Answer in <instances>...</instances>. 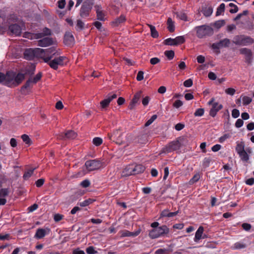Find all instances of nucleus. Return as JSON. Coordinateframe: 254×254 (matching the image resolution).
<instances>
[{
    "mask_svg": "<svg viewBox=\"0 0 254 254\" xmlns=\"http://www.w3.org/2000/svg\"><path fill=\"white\" fill-rule=\"evenodd\" d=\"M24 79L25 74L21 72L8 70L4 74L0 72V83L10 88L18 86Z\"/></svg>",
    "mask_w": 254,
    "mask_h": 254,
    "instance_id": "f257e3e1",
    "label": "nucleus"
},
{
    "mask_svg": "<svg viewBox=\"0 0 254 254\" xmlns=\"http://www.w3.org/2000/svg\"><path fill=\"white\" fill-rule=\"evenodd\" d=\"M196 36L198 38H203L207 36H211L213 34V29L209 25H202L195 27Z\"/></svg>",
    "mask_w": 254,
    "mask_h": 254,
    "instance_id": "f03ea898",
    "label": "nucleus"
},
{
    "mask_svg": "<svg viewBox=\"0 0 254 254\" xmlns=\"http://www.w3.org/2000/svg\"><path fill=\"white\" fill-rule=\"evenodd\" d=\"M43 49L29 48L26 49L24 52V59L27 60H32L35 58H40V55L43 54Z\"/></svg>",
    "mask_w": 254,
    "mask_h": 254,
    "instance_id": "7ed1b4c3",
    "label": "nucleus"
},
{
    "mask_svg": "<svg viewBox=\"0 0 254 254\" xmlns=\"http://www.w3.org/2000/svg\"><path fill=\"white\" fill-rule=\"evenodd\" d=\"M169 232V229L166 225H163L159 227L156 228L155 229H153L150 231L149 233V236L151 239H155L167 234Z\"/></svg>",
    "mask_w": 254,
    "mask_h": 254,
    "instance_id": "20e7f679",
    "label": "nucleus"
},
{
    "mask_svg": "<svg viewBox=\"0 0 254 254\" xmlns=\"http://www.w3.org/2000/svg\"><path fill=\"white\" fill-rule=\"evenodd\" d=\"M254 42L252 38L244 35L235 36L233 40L235 45L239 46H248L253 44Z\"/></svg>",
    "mask_w": 254,
    "mask_h": 254,
    "instance_id": "39448f33",
    "label": "nucleus"
},
{
    "mask_svg": "<svg viewBox=\"0 0 254 254\" xmlns=\"http://www.w3.org/2000/svg\"><path fill=\"white\" fill-rule=\"evenodd\" d=\"M93 1L92 0H86L83 3L80 11L79 15L82 18H85L89 16L93 5Z\"/></svg>",
    "mask_w": 254,
    "mask_h": 254,
    "instance_id": "423d86ee",
    "label": "nucleus"
},
{
    "mask_svg": "<svg viewBox=\"0 0 254 254\" xmlns=\"http://www.w3.org/2000/svg\"><path fill=\"white\" fill-rule=\"evenodd\" d=\"M181 143L178 139L173 140L168 143L165 147L162 148L161 153H167L179 149Z\"/></svg>",
    "mask_w": 254,
    "mask_h": 254,
    "instance_id": "0eeeda50",
    "label": "nucleus"
},
{
    "mask_svg": "<svg viewBox=\"0 0 254 254\" xmlns=\"http://www.w3.org/2000/svg\"><path fill=\"white\" fill-rule=\"evenodd\" d=\"M43 50V54L40 55V58L43 59L45 63H48L56 53V50L54 47Z\"/></svg>",
    "mask_w": 254,
    "mask_h": 254,
    "instance_id": "6e6552de",
    "label": "nucleus"
},
{
    "mask_svg": "<svg viewBox=\"0 0 254 254\" xmlns=\"http://www.w3.org/2000/svg\"><path fill=\"white\" fill-rule=\"evenodd\" d=\"M85 166L89 171H92L99 169L101 166V163L98 160H90L86 161Z\"/></svg>",
    "mask_w": 254,
    "mask_h": 254,
    "instance_id": "1a4fd4ad",
    "label": "nucleus"
},
{
    "mask_svg": "<svg viewBox=\"0 0 254 254\" xmlns=\"http://www.w3.org/2000/svg\"><path fill=\"white\" fill-rule=\"evenodd\" d=\"M108 137L109 139L117 144H121L122 143V134L119 129L114 130L111 134L109 133Z\"/></svg>",
    "mask_w": 254,
    "mask_h": 254,
    "instance_id": "9d476101",
    "label": "nucleus"
},
{
    "mask_svg": "<svg viewBox=\"0 0 254 254\" xmlns=\"http://www.w3.org/2000/svg\"><path fill=\"white\" fill-rule=\"evenodd\" d=\"M239 51L241 54L245 56V62L247 63L250 64L252 63L253 61V56L251 49L243 48L240 49Z\"/></svg>",
    "mask_w": 254,
    "mask_h": 254,
    "instance_id": "9b49d317",
    "label": "nucleus"
},
{
    "mask_svg": "<svg viewBox=\"0 0 254 254\" xmlns=\"http://www.w3.org/2000/svg\"><path fill=\"white\" fill-rule=\"evenodd\" d=\"M141 97H143L141 91L136 93L129 104L128 109L131 110L134 109L135 106L140 103L139 101Z\"/></svg>",
    "mask_w": 254,
    "mask_h": 254,
    "instance_id": "f8f14e48",
    "label": "nucleus"
},
{
    "mask_svg": "<svg viewBox=\"0 0 254 254\" xmlns=\"http://www.w3.org/2000/svg\"><path fill=\"white\" fill-rule=\"evenodd\" d=\"M230 44V40L228 38H225L217 43L212 44L211 47L213 49L219 50L222 48L228 47Z\"/></svg>",
    "mask_w": 254,
    "mask_h": 254,
    "instance_id": "ddd939ff",
    "label": "nucleus"
},
{
    "mask_svg": "<svg viewBox=\"0 0 254 254\" xmlns=\"http://www.w3.org/2000/svg\"><path fill=\"white\" fill-rule=\"evenodd\" d=\"M8 30L10 35L16 36H20L22 33V28L18 24H11L8 26Z\"/></svg>",
    "mask_w": 254,
    "mask_h": 254,
    "instance_id": "4468645a",
    "label": "nucleus"
},
{
    "mask_svg": "<svg viewBox=\"0 0 254 254\" xmlns=\"http://www.w3.org/2000/svg\"><path fill=\"white\" fill-rule=\"evenodd\" d=\"M33 84L34 83L32 82L31 79L29 78L20 88L21 94L24 95L28 94L30 92V89L32 88Z\"/></svg>",
    "mask_w": 254,
    "mask_h": 254,
    "instance_id": "2eb2a0df",
    "label": "nucleus"
},
{
    "mask_svg": "<svg viewBox=\"0 0 254 254\" xmlns=\"http://www.w3.org/2000/svg\"><path fill=\"white\" fill-rule=\"evenodd\" d=\"M117 97L116 94L112 95L109 94L107 98L100 102V106L102 109L106 108L109 105L110 103L114 99Z\"/></svg>",
    "mask_w": 254,
    "mask_h": 254,
    "instance_id": "dca6fc26",
    "label": "nucleus"
},
{
    "mask_svg": "<svg viewBox=\"0 0 254 254\" xmlns=\"http://www.w3.org/2000/svg\"><path fill=\"white\" fill-rule=\"evenodd\" d=\"M9 193L8 188H2L0 189V205H4L6 203L5 197Z\"/></svg>",
    "mask_w": 254,
    "mask_h": 254,
    "instance_id": "f3484780",
    "label": "nucleus"
},
{
    "mask_svg": "<svg viewBox=\"0 0 254 254\" xmlns=\"http://www.w3.org/2000/svg\"><path fill=\"white\" fill-rule=\"evenodd\" d=\"M74 44V37L70 33L66 32L64 34V45L67 46H72Z\"/></svg>",
    "mask_w": 254,
    "mask_h": 254,
    "instance_id": "a211bd4d",
    "label": "nucleus"
},
{
    "mask_svg": "<svg viewBox=\"0 0 254 254\" xmlns=\"http://www.w3.org/2000/svg\"><path fill=\"white\" fill-rule=\"evenodd\" d=\"M223 108V106L221 104H219L217 102H215L213 104L212 108L210 109L209 112V115L212 117H214L217 112L221 110Z\"/></svg>",
    "mask_w": 254,
    "mask_h": 254,
    "instance_id": "6ab92c4d",
    "label": "nucleus"
},
{
    "mask_svg": "<svg viewBox=\"0 0 254 254\" xmlns=\"http://www.w3.org/2000/svg\"><path fill=\"white\" fill-rule=\"evenodd\" d=\"M63 57H60L58 58H55L51 62H49V65L51 67L54 69H57L58 65L62 64L63 60Z\"/></svg>",
    "mask_w": 254,
    "mask_h": 254,
    "instance_id": "aec40b11",
    "label": "nucleus"
},
{
    "mask_svg": "<svg viewBox=\"0 0 254 254\" xmlns=\"http://www.w3.org/2000/svg\"><path fill=\"white\" fill-rule=\"evenodd\" d=\"M53 43L52 39L49 37L43 38L38 41V45L40 47H45L52 45Z\"/></svg>",
    "mask_w": 254,
    "mask_h": 254,
    "instance_id": "412c9836",
    "label": "nucleus"
},
{
    "mask_svg": "<svg viewBox=\"0 0 254 254\" xmlns=\"http://www.w3.org/2000/svg\"><path fill=\"white\" fill-rule=\"evenodd\" d=\"M94 7L97 13V19L100 21H104L105 19V14L103 12L101 6L99 5H96Z\"/></svg>",
    "mask_w": 254,
    "mask_h": 254,
    "instance_id": "4be33fe9",
    "label": "nucleus"
},
{
    "mask_svg": "<svg viewBox=\"0 0 254 254\" xmlns=\"http://www.w3.org/2000/svg\"><path fill=\"white\" fill-rule=\"evenodd\" d=\"M126 20V17L124 15H121L120 17L116 18L112 21V25L117 27L123 23Z\"/></svg>",
    "mask_w": 254,
    "mask_h": 254,
    "instance_id": "5701e85b",
    "label": "nucleus"
},
{
    "mask_svg": "<svg viewBox=\"0 0 254 254\" xmlns=\"http://www.w3.org/2000/svg\"><path fill=\"white\" fill-rule=\"evenodd\" d=\"M201 11L205 17H209L213 12V8L211 6H203Z\"/></svg>",
    "mask_w": 254,
    "mask_h": 254,
    "instance_id": "b1692460",
    "label": "nucleus"
},
{
    "mask_svg": "<svg viewBox=\"0 0 254 254\" xmlns=\"http://www.w3.org/2000/svg\"><path fill=\"white\" fill-rule=\"evenodd\" d=\"M144 170L145 167L141 164L136 165H133V170H132V171L133 172V175L141 173L144 171Z\"/></svg>",
    "mask_w": 254,
    "mask_h": 254,
    "instance_id": "393cba45",
    "label": "nucleus"
},
{
    "mask_svg": "<svg viewBox=\"0 0 254 254\" xmlns=\"http://www.w3.org/2000/svg\"><path fill=\"white\" fill-rule=\"evenodd\" d=\"M204 231L203 227L200 226L196 232H195V237L194 238V241L195 242H198L202 238V235Z\"/></svg>",
    "mask_w": 254,
    "mask_h": 254,
    "instance_id": "a878e982",
    "label": "nucleus"
},
{
    "mask_svg": "<svg viewBox=\"0 0 254 254\" xmlns=\"http://www.w3.org/2000/svg\"><path fill=\"white\" fill-rule=\"evenodd\" d=\"M76 133L72 130H68L64 132V139L65 138L68 139H73L76 138Z\"/></svg>",
    "mask_w": 254,
    "mask_h": 254,
    "instance_id": "bb28decb",
    "label": "nucleus"
},
{
    "mask_svg": "<svg viewBox=\"0 0 254 254\" xmlns=\"http://www.w3.org/2000/svg\"><path fill=\"white\" fill-rule=\"evenodd\" d=\"M46 235V231L42 228H39L37 230L35 235V238L38 239H41L44 238Z\"/></svg>",
    "mask_w": 254,
    "mask_h": 254,
    "instance_id": "cd10ccee",
    "label": "nucleus"
},
{
    "mask_svg": "<svg viewBox=\"0 0 254 254\" xmlns=\"http://www.w3.org/2000/svg\"><path fill=\"white\" fill-rule=\"evenodd\" d=\"M245 143L243 141H241L240 142H237V145L236 147V151L238 153V154H240L242 152L245 150Z\"/></svg>",
    "mask_w": 254,
    "mask_h": 254,
    "instance_id": "c85d7f7f",
    "label": "nucleus"
},
{
    "mask_svg": "<svg viewBox=\"0 0 254 254\" xmlns=\"http://www.w3.org/2000/svg\"><path fill=\"white\" fill-rule=\"evenodd\" d=\"M133 170V165H128L127 166L123 171L124 176H130L133 175V172L132 171Z\"/></svg>",
    "mask_w": 254,
    "mask_h": 254,
    "instance_id": "c756f323",
    "label": "nucleus"
},
{
    "mask_svg": "<svg viewBox=\"0 0 254 254\" xmlns=\"http://www.w3.org/2000/svg\"><path fill=\"white\" fill-rule=\"evenodd\" d=\"M18 21V18L15 14H10L8 15L7 21L8 23L16 22Z\"/></svg>",
    "mask_w": 254,
    "mask_h": 254,
    "instance_id": "7c9ffc66",
    "label": "nucleus"
},
{
    "mask_svg": "<svg viewBox=\"0 0 254 254\" xmlns=\"http://www.w3.org/2000/svg\"><path fill=\"white\" fill-rule=\"evenodd\" d=\"M167 28L170 32H173L175 30L174 23L171 18H168L167 20Z\"/></svg>",
    "mask_w": 254,
    "mask_h": 254,
    "instance_id": "2f4dec72",
    "label": "nucleus"
},
{
    "mask_svg": "<svg viewBox=\"0 0 254 254\" xmlns=\"http://www.w3.org/2000/svg\"><path fill=\"white\" fill-rule=\"evenodd\" d=\"M148 141V135L146 134L140 135L138 137V142L139 143L145 144Z\"/></svg>",
    "mask_w": 254,
    "mask_h": 254,
    "instance_id": "473e14b6",
    "label": "nucleus"
},
{
    "mask_svg": "<svg viewBox=\"0 0 254 254\" xmlns=\"http://www.w3.org/2000/svg\"><path fill=\"white\" fill-rule=\"evenodd\" d=\"M35 168H33L29 169L27 170V171H25L23 176V178L25 180H28L33 174L34 171L35 170Z\"/></svg>",
    "mask_w": 254,
    "mask_h": 254,
    "instance_id": "72a5a7b5",
    "label": "nucleus"
},
{
    "mask_svg": "<svg viewBox=\"0 0 254 254\" xmlns=\"http://www.w3.org/2000/svg\"><path fill=\"white\" fill-rule=\"evenodd\" d=\"M150 29L151 35L153 38H156L159 36L158 32L155 29V27L152 25H148Z\"/></svg>",
    "mask_w": 254,
    "mask_h": 254,
    "instance_id": "f704fd0d",
    "label": "nucleus"
},
{
    "mask_svg": "<svg viewBox=\"0 0 254 254\" xmlns=\"http://www.w3.org/2000/svg\"><path fill=\"white\" fill-rule=\"evenodd\" d=\"M93 200L90 198L88 199H86L82 202H78L77 203L78 205H79L81 207H85L88 206L90 204L92 203L93 202Z\"/></svg>",
    "mask_w": 254,
    "mask_h": 254,
    "instance_id": "c9c22d12",
    "label": "nucleus"
},
{
    "mask_svg": "<svg viewBox=\"0 0 254 254\" xmlns=\"http://www.w3.org/2000/svg\"><path fill=\"white\" fill-rule=\"evenodd\" d=\"M42 76V73L41 72H39L33 78L31 77L29 78L31 79L32 81L34 84H36L41 80Z\"/></svg>",
    "mask_w": 254,
    "mask_h": 254,
    "instance_id": "e433bc0d",
    "label": "nucleus"
},
{
    "mask_svg": "<svg viewBox=\"0 0 254 254\" xmlns=\"http://www.w3.org/2000/svg\"><path fill=\"white\" fill-rule=\"evenodd\" d=\"M225 5L224 3H221L217 8L216 15L218 16L220 15L223 13L225 10Z\"/></svg>",
    "mask_w": 254,
    "mask_h": 254,
    "instance_id": "4c0bfd02",
    "label": "nucleus"
},
{
    "mask_svg": "<svg viewBox=\"0 0 254 254\" xmlns=\"http://www.w3.org/2000/svg\"><path fill=\"white\" fill-rule=\"evenodd\" d=\"M239 155L241 160L244 162H247L249 159V156L246 151H244Z\"/></svg>",
    "mask_w": 254,
    "mask_h": 254,
    "instance_id": "58836bf2",
    "label": "nucleus"
},
{
    "mask_svg": "<svg viewBox=\"0 0 254 254\" xmlns=\"http://www.w3.org/2000/svg\"><path fill=\"white\" fill-rule=\"evenodd\" d=\"M35 71V66L33 65H32L30 67L28 68H26L25 70V75L26 74H29L30 75H33Z\"/></svg>",
    "mask_w": 254,
    "mask_h": 254,
    "instance_id": "ea45409f",
    "label": "nucleus"
},
{
    "mask_svg": "<svg viewBox=\"0 0 254 254\" xmlns=\"http://www.w3.org/2000/svg\"><path fill=\"white\" fill-rule=\"evenodd\" d=\"M84 22L80 19L77 20L76 25V29L81 30L84 29Z\"/></svg>",
    "mask_w": 254,
    "mask_h": 254,
    "instance_id": "a19ab883",
    "label": "nucleus"
},
{
    "mask_svg": "<svg viewBox=\"0 0 254 254\" xmlns=\"http://www.w3.org/2000/svg\"><path fill=\"white\" fill-rule=\"evenodd\" d=\"M175 45H178L179 44H183L185 42V39L183 36H178L175 38Z\"/></svg>",
    "mask_w": 254,
    "mask_h": 254,
    "instance_id": "79ce46f5",
    "label": "nucleus"
},
{
    "mask_svg": "<svg viewBox=\"0 0 254 254\" xmlns=\"http://www.w3.org/2000/svg\"><path fill=\"white\" fill-rule=\"evenodd\" d=\"M165 55L168 58L169 60H172L174 58L175 53L172 50L166 51L165 52Z\"/></svg>",
    "mask_w": 254,
    "mask_h": 254,
    "instance_id": "37998d69",
    "label": "nucleus"
},
{
    "mask_svg": "<svg viewBox=\"0 0 254 254\" xmlns=\"http://www.w3.org/2000/svg\"><path fill=\"white\" fill-rule=\"evenodd\" d=\"M176 15L178 18L181 19V20L187 21V16L186 13L183 12H176Z\"/></svg>",
    "mask_w": 254,
    "mask_h": 254,
    "instance_id": "c03bdc74",
    "label": "nucleus"
},
{
    "mask_svg": "<svg viewBox=\"0 0 254 254\" xmlns=\"http://www.w3.org/2000/svg\"><path fill=\"white\" fill-rule=\"evenodd\" d=\"M243 104L244 105H248L251 103L252 101V99L248 96H243L242 98Z\"/></svg>",
    "mask_w": 254,
    "mask_h": 254,
    "instance_id": "a18cd8bd",
    "label": "nucleus"
},
{
    "mask_svg": "<svg viewBox=\"0 0 254 254\" xmlns=\"http://www.w3.org/2000/svg\"><path fill=\"white\" fill-rule=\"evenodd\" d=\"M200 179V175L197 173L193 176V177L190 180L189 183L190 185H192L196 182H197Z\"/></svg>",
    "mask_w": 254,
    "mask_h": 254,
    "instance_id": "49530a36",
    "label": "nucleus"
},
{
    "mask_svg": "<svg viewBox=\"0 0 254 254\" xmlns=\"http://www.w3.org/2000/svg\"><path fill=\"white\" fill-rule=\"evenodd\" d=\"M225 21L224 20H218L213 23V25L217 28H220L222 26L224 25Z\"/></svg>",
    "mask_w": 254,
    "mask_h": 254,
    "instance_id": "de8ad7c7",
    "label": "nucleus"
},
{
    "mask_svg": "<svg viewBox=\"0 0 254 254\" xmlns=\"http://www.w3.org/2000/svg\"><path fill=\"white\" fill-rule=\"evenodd\" d=\"M164 43L166 45L176 46L175 39L168 38L164 41Z\"/></svg>",
    "mask_w": 254,
    "mask_h": 254,
    "instance_id": "09e8293b",
    "label": "nucleus"
},
{
    "mask_svg": "<svg viewBox=\"0 0 254 254\" xmlns=\"http://www.w3.org/2000/svg\"><path fill=\"white\" fill-rule=\"evenodd\" d=\"M21 138H22V140L26 144H27L29 145H30L31 144V139L29 138V136L27 135V134H24L22 135Z\"/></svg>",
    "mask_w": 254,
    "mask_h": 254,
    "instance_id": "8fccbe9b",
    "label": "nucleus"
},
{
    "mask_svg": "<svg viewBox=\"0 0 254 254\" xmlns=\"http://www.w3.org/2000/svg\"><path fill=\"white\" fill-rule=\"evenodd\" d=\"M102 139L100 137H96L93 139V144L97 146L100 145L102 143Z\"/></svg>",
    "mask_w": 254,
    "mask_h": 254,
    "instance_id": "3c124183",
    "label": "nucleus"
},
{
    "mask_svg": "<svg viewBox=\"0 0 254 254\" xmlns=\"http://www.w3.org/2000/svg\"><path fill=\"white\" fill-rule=\"evenodd\" d=\"M204 113V109L199 108L197 109L194 113V115L195 117H201L203 115Z\"/></svg>",
    "mask_w": 254,
    "mask_h": 254,
    "instance_id": "603ef678",
    "label": "nucleus"
},
{
    "mask_svg": "<svg viewBox=\"0 0 254 254\" xmlns=\"http://www.w3.org/2000/svg\"><path fill=\"white\" fill-rule=\"evenodd\" d=\"M157 118L156 115H153L150 119H149L145 124V127H148Z\"/></svg>",
    "mask_w": 254,
    "mask_h": 254,
    "instance_id": "864d4df0",
    "label": "nucleus"
},
{
    "mask_svg": "<svg viewBox=\"0 0 254 254\" xmlns=\"http://www.w3.org/2000/svg\"><path fill=\"white\" fill-rule=\"evenodd\" d=\"M229 6L230 7L234 8L231 9L230 10V13H236L238 11V6L236 5H235V4H234L233 3H230L229 4Z\"/></svg>",
    "mask_w": 254,
    "mask_h": 254,
    "instance_id": "5fc2aeb1",
    "label": "nucleus"
},
{
    "mask_svg": "<svg viewBox=\"0 0 254 254\" xmlns=\"http://www.w3.org/2000/svg\"><path fill=\"white\" fill-rule=\"evenodd\" d=\"M246 247V246L245 244L237 242L234 244V249H244Z\"/></svg>",
    "mask_w": 254,
    "mask_h": 254,
    "instance_id": "6e6d98bb",
    "label": "nucleus"
},
{
    "mask_svg": "<svg viewBox=\"0 0 254 254\" xmlns=\"http://www.w3.org/2000/svg\"><path fill=\"white\" fill-rule=\"evenodd\" d=\"M211 161V159L209 158H205L203 160V166L204 167V168H207L208 167L209 165H210V162Z\"/></svg>",
    "mask_w": 254,
    "mask_h": 254,
    "instance_id": "4d7b16f0",
    "label": "nucleus"
},
{
    "mask_svg": "<svg viewBox=\"0 0 254 254\" xmlns=\"http://www.w3.org/2000/svg\"><path fill=\"white\" fill-rule=\"evenodd\" d=\"M90 182L87 179L84 180V181L81 182L80 183V185L84 188L88 187L90 186Z\"/></svg>",
    "mask_w": 254,
    "mask_h": 254,
    "instance_id": "13d9d810",
    "label": "nucleus"
},
{
    "mask_svg": "<svg viewBox=\"0 0 254 254\" xmlns=\"http://www.w3.org/2000/svg\"><path fill=\"white\" fill-rule=\"evenodd\" d=\"M121 236L125 237H132V232L127 230H124L121 232Z\"/></svg>",
    "mask_w": 254,
    "mask_h": 254,
    "instance_id": "bf43d9fd",
    "label": "nucleus"
},
{
    "mask_svg": "<svg viewBox=\"0 0 254 254\" xmlns=\"http://www.w3.org/2000/svg\"><path fill=\"white\" fill-rule=\"evenodd\" d=\"M193 82L191 79H189L186 80L184 82V86L186 87H190L192 85Z\"/></svg>",
    "mask_w": 254,
    "mask_h": 254,
    "instance_id": "052dcab7",
    "label": "nucleus"
},
{
    "mask_svg": "<svg viewBox=\"0 0 254 254\" xmlns=\"http://www.w3.org/2000/svg\"><path fill=\"white\" fill-rule=\"evenodd\" d=\"M86 251L88 254H95L97 253V252L95 251L94 247L92 246L87 248Z\"/></svg>",
    "mask_w": 254,
    "mask_h": 254,
    "instance_id": "680f3d73",
    "label": "nucleus"
},
{
    "mask_svg": "<svg viewBox=\"0 0 254 254\" xmlns=\"http://www.w3.org/2000/svg\"><path fill=\"white\" fill-rule=\"evenodd\" d=\"M240 116V112L238 110L234 109L232 111V116L234 118H237Z\"/></svg>",
    "mask_w": 254,
    "mask_h": 254,
    "instance_id": "e2e57ef3",
    "label": "nucleus"
},
{
    "mask_svg": "<svg viewBox=\"0 0 254 254\" xmlns=\"http://www.w3.org/2000/svg\"><path fill=\"white\" fill-rule=\"evenodd\" d=\"M183 105V103L182 101L180 100H176L173 103V106L176 108H179L181 107Z\"/></svg>",
    "mask_w": 254,
    "mask_h": 254,
    "instance_id": "0e129e2a",
    "label": "nucleus"
},
{
    "mask_svg": "<svg viewBox=\"0 0 254 254\" xmlns=\"http://www.w3.org/2000/svg\"><path fill=\"white\" fill-rule=\"evenodd\" d=\"M45 182V180L44 179H40L36 181L35 184L37 187L40 188L42 186Z\"/></svg>",
    "mask_w": 254,
    "mask_h": 254,
    "instance_id": "69168bd1",
    "label": "nucleus"
},
{
    "mask_svg": "<svg viewBox=\"0 0 254 254\" xmlns=\"http://www.w3.org/2000/svg\"><path fill=\"white\" fill-rule=\"evenodd\" d=\"M235 92V89L232 88H228L225 90V93L231 96H233Z\"/></svg>",
    "mask_w": 254,
    "mask_h": 254,
    "instance_id": "338daca9",
    "label": "nucleus"
},
{
    "mask_svg": "<svg viewBox=\"0 0 254 254\" xmlns=\"http://www.w3.org/2000/svg\"><path fill=\"white\" fill-rule=\"evenodd\" d=\"M169 252V250L159 249L155 252V254H165Z\"/></svg>",
    "mask_w": 254,
    "mask_h": 254,
    "instance_id": "774afa93",
    "label": "nucleus"
}]
</instances>
